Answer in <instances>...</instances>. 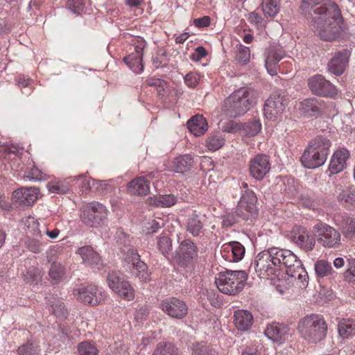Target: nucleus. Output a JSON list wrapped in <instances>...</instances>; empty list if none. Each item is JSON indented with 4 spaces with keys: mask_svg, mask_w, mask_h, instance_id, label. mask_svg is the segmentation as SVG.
Segmentation results:
<instances>
[{
    "mask_svg": "<svg viewBox=\"0 0 355 355\" xmlns=\"http://www.w3.org/2000/svg\"><path fill=\"white\" fill-rule=\"evenodd\" d=\"M78 253L81 257L83 261L92 268H99L101 265V259L98 252L90 245H85L78 248Z\"/></svg>",
    "mask_w": 355,
    "mask_h": 355,
    "instance_id": "b1692460",
    "label": "nucleus"
},
{
    "mask_svg": "<svg viewBox=\"0 0 355 355\" xmlns=\"http://www.w3.org/2000/svg\"><path fill=\"white\" fill-rule=\"evenodd\" d=\"M272 248L263 250L258 254L254 263V270L261 278L273 275L277 272V266H274Z\"/></svg>",
    "mask_w": 355,
    "mask_h": 355,
    "instance_id": "0eeeda50",
    "label": "nucleus"
},
{
    "mask_svg": "<svg viewBox=\"0 0 355 355\" xmlns=\"http://www.w3.org/2000/svg\"><path fill=\"white\" fill-rule=\"evenodd\" d=\"M250 49L248 47L243 46V44H237L236 46L235 60L242 64H245L250 61Z\"/></svg>",
    "mask_w": 355,
    "mask_h": 355,
    "instance_id": "79ce46f5",
    "label": "nucleus"
},
{
    "mask_svg": "<svg viewBox=\"0 0 355 355\" xmlns=\"http://www.w3.org/2000/svg\"><path fill=\"white\" fill-rule=\"evenodd\" d=\"M26 177L31 180L41 181L44 179L43 173L36 167L31 168L26 175Z\"/></svg>",
    "mask_w": 355,
    "mask_h": 355,
    "instance_id": "052dcab7",
    "label": "nucleus"
},
{
    "mask_svg": "<svg viewBox=\"0 0 355 355\" xmlns=\"http://www.w3.org/2000/svg\"><path fill=\"white\" fill-rule=\"evenodd\" d=\"M207 123L202 115H196L187 122V128L195 136H201L207 130Z\"/></svg>",
    "mask_w": 355,
    "mask_h": 355,
    "instance_id": "c756f323",
    "label": "nucleus"
},
{
    "mask_svg": "<svg viewBox=\"0 0 355 355\" xmlns=\"http://www.w3.org/2000/svg\"><path fill=\"white\" fill-rule=\"evenodd\" d=\"M162 309L167 315L176 319L183 318L188 311L186 304L175 297L164 300L162 303Z\"/></svg>",
    "mask_w": 355,
    "mask_h": 355,
    "instance_id": "dca6fc26",
    "label": "nucleus"
},
{
    "mask_svg": "<svg viewBox=\"0 0 355 355\" xmlns=\"http://www.w3.org/2000/svg\"><path fill=\"white\" fill-rule=\"evenodd\" d=\"M300 269H304L302 267L301 261H298L295 264L293 267L286 269V274L288 276H291L292 278L297 279V278L300 276Z\"/></svg>",
    "mask_w": 355,
    "mask_h": 355,
    "instance_id": "0e129e2a",
    "label": "nucleus"
},
{
    "mask_svg": "<svg viewBox=\"0 0 355 355\" xmlns=\"http://www.w3.org/2000/svg\"><path fill=\"white\" fill-rule=\"evenodd\" d=\"M210 24V18L208 16H204L203 17L194 19V24L197 27H206Z\"/></svg>",
    "mask_w": 355,
    "mask_h": 355,
    "instance_id": "774afa93",
    "label": "nucleus"
},
{
    "mask_svg": "<svg viewBox=\"0 0 355 355\" xmlns=\"http://www.w3.org/2000/svg\"><path fill=\"white\" fill-rule=\"evenodd\" d=\"M349 157V153L346 149L336 150L331 159L329 170L331 173L341 172L345 167L346 161Z\"/></svg>",
    "mask_w": 355,
    "mask_h": 355,
    "instance_id": "a878e982",
    "label": "nucleus"
},
{
    "mask_svg": "<svg viewBox=\"0 0 355 355\" xmlns=\"http://www.w3.org/2000/svg\"><path fill=\"white\" fill-rule=\"evenodd\" d=\"M297 329L304 340L316 343L326 337L327 324L321 315L311 314L300 320Z\"/></svg>",
    "mask_w": 355,
    "mask_h": 355,
    "instance_id": "7ed1b4c3",
    "label": "nucleus"
},
{
    "mask_svg": "<svg viewBox=\"0 0 355 355\" xmlns=\"http://www.w3.org/2000/svg\"><path fill=\"white\" fill-rule=\"evenodd\" d=\"M26 247L32 252L38 254L42 252V243L35 237L27 236L25 241Z\"/></svg>",
    "mask_w": 355,
    "mask_h": 355,
    "instance_id": "de8ad7c7",
    "label": "nucleus"
},
{
    "mask_svg": "<svg viewBox=\"0 0 355 355\" xmlns=\"http://www.w3.org/2000/svg\"><path fill=\"white\" fill-rule=\"evenodd\" d=\"M315 271L318 277H324L331 275L333 272V269L331 263L321 259L315 263Z\"/></svg>",
    "mask_w": 355,
    "mask_h": 355,
    "instance_id": "ea45409f",
    "label": "nucleus"
},
{
    "mask_svg": "<svg viewBox=\"0 0 355 355\" xmlns=\"http://www.w3.org/2000/svg\"><path fill=\"white\" fill-rule=\"evenodd\" d=\"M322 0H302L300 12L307 19L315 34L326 41L336 40L340 35L341 16L335 5L317 6Z\"/></svg>",
    "mask_w": 355,
    "mask_h": 355,
    "instance_id": "f257e3e1",
    "label": "nucleus"
},
{
    "mask_svg": "<svg viewBox=\"0 0 355 355\" xmlns=\"http://www.w3.org/2000/svg\"><path fill=\"white\" fill-rule=\"evenodd\" d=\"M193 355H211V350L202 343L194 344L192 347Z\"/></svg>",
    "mask_w": 355,
    "mask_h": 355,
    "instance_id": "4d7b16f0",
    "label": "nucleus"
},
{
    "mask_svg": "<svg viewBox=\"0 0 355 355\" xmlns=\"http://www.w3.org/2000/svg\"><path fill=\"white\" fill-rule=\"evenodd\" d=\"M157 248L164 257L172 250V241L166 233L163 232L157 237Z\"/></svg>",
    "mask_w": 355,
    "mask_h": 355,
    "instance_id": "4c0bfd02",
    "label": "nucleus"
},
{
    "mask_svg": "<svg viewBox=\"0 0 355 355\" xmlns=\"http://www.w3.org/2000/svg\"><path fill=\"white\" fill-rule=\"evenodd\" d=\"M327 157L320 155L318 151H314L309 147H307L302 157L301 162L302 165L307 168H315L324 164Z\"/></svg>",
    "mask_w": 355,
    "mask_h": 355,
    "instance_id": "5701e85b",
    "label": "nucleus"
},
{
    "mask_svg": "<svg viewBox=\"0 0 355 355\" xmlns=\"http://www.w3.org/2000/svg\"><path fill=\"white\" fill-rule=\"evenodd\" d=\"M247 277L243 270H230L219 272L216 277L215 283L221 293L234 295L242 291Z\"/></svg>",
    "mask_w": 355,
    "mask_h": 355,
    "instance_id": "20e7f679",
    "label": "nucleus"
},
{
    "mask_svg": "<svg viewBox=\"0 0 355 355\" xmlns=\"http://www.w3.org/2000/svg\"><path fill=\"white\" fill-rule=\"evenodd\" d=\"M264 334L270 340L279 345L285 343L291 336L288 326L275 322L267 326Z\"/></svg>",
    "mask_w": 355,
    "mask_h": 355,
    "instance_id": "f3484780",
    "label": "nucleus"
},
{
    "mask_svg": "<svg viewBox=\"0 0 355 355\" xmlns=\"http://www.w3.org/2000/svg\"><path fill=\"white\" fill-rule=\"evenodd\" d=\"M200 76L196 72L188 73L184 77V82L189 87H194L199 82Z\"/></svg>",
    "mask_w": 355,
    "mask_h": 355,
    "instance_id": "680f3d73",
    "label": "nucleus"
},
{
    "mask_svg": "<svg viewBox=\"0 0 355 355\" xmlns=\"http://www.w3.org/2000/svg\"><path fill=\"white\" fill-rule=\"evenodd\" d=\"M107 282L110 288L123 299L127 300L134 299L135 291L130 284L128 281L121 279L116 273H109L107 277Z\"/></svg>",
    "mask_w": 355,
    "mask_h": 355,
    "instance_id": "2eb2a0df",
    "label": "nucleus"
},
{
    "mask_svg": "<svg viewBox=\"0 0 355 355\" xmlns=\"http://www.w3.org/2000/svg\"><path fill=\"white\" fill-rule=\"evenodd\" d=\"M257 197L252 190H245L235 209L237 217L247 220L257 214Z\"/></svg>",
    "mask_w": 355,
    "mask_h": 355,
    "instance_id": "6e6552de",
    "label": "nucleus"
},
{
    "mask_svg": "<svg viewBox=\"0 0 355 355\" xmlns=\"http://www.w3.org/2000/svg\"><path fill=\"white\" fill-rule=\"evenodd\" d=\"M132 42L135 46V52L123 58V61L135 73H140L144 70L142 58L146 42L139 37H135Z\"/></svg>",
    "mask_w": 355,
    "mask_h": 355,
    "instance_id": "4468645a",
    "label": "nucleus"
},
{
    "mask_svg": "<svg viewBox=\"0 0 355 355\" xmlns=\"http://www.w3.org/2000/svg\"><path fill=\"white\" fill-rule=\"evenodd\" d=\"M254 91L249 87H241L232 93L224 101L223 111L230 118L245 114L254 101Z\"/></svg>",
    "mask_w": 355,
    "mask_h": 355,
    "instance_id": "f03ea898",
    "label": "nucleus"
},
{
    "mask_svg": "<svg viewBox=\"0 0 355 355\" xmlns=\"http://www.w3.org/2000/svg\"><path fill=\"white\" fill-rule=\"evenodd\" d=\"M197 256V248L194 243L189 239L182 241L176 251V260L182 265H187Z\"/></svg>",
    "mask_w": 355,
    "mask_h": 355,
    "instance_id": "a211bd4d",
    "label": "nucleus"
},
{
    "mask_svg": "<svg viewBox=\"0 0 355 355\" xmlns=\"http://www.w3.org/2000/svg\"><path fill=\"white\" fill-rule=\"evenodd\" d=\"M46 187L49 191L51 193H65L69 191V187L67 185L60 182H49L46 184Z\"/></svg>",
    "mask_w": 355,
    "mask_h": 355,
    "instance_id": "864d4df0",
    "label": "nucleus"
},
{
    "mask_svg": "<svg viewBox=\"0 0 355 355\" xmlns=\"http://www.w3.org/2000/svg\"><path fill=\"white\" fill-rule=\"evenodd\" d=\"M19 355H38V347L33 343H26L18 348Z\"/></svg>",
    "mask_w": 355,
    "mask_h": 355,
    "instance_id": "09e8293b",
    "label": "nucleus"
},
{
    "mask_svg": "<svg viewBox=\"0 0 355 355\" xmlns=\"http://www.w3.org/2000/svg\"><path fill=\"white\" fill-rule=\"evenodd\" d=\"M318 242L325 248H337L340 245V234L334 227L319 223L314 226Z\"/></svg>",
    "mask_w": 355,
    "mask_h": 355,
    "instance_id": "9b49d317",
    "label": "nucleus"
},
{
    "mask_svg": "<svg viewBox=\"0 0 355 355\" xmlns=\"http://www.w3.org/2000/svg\"><path fill=\"white\" fill-rule=\"evenodd\" d=\"M38 189L35 187L20 188L12 193V200L22 206H30L38 198Z\"/></svg>",
    "mask_w": 355,
    "mask_h": 355,
    "instance_id": "aec40b11",
    "label": "nucleus"
},
{
    "mask_svg": "<svg viewBox=\"0 0 355 355\" xmlns=\"http://www.w3.org/2000/svg\"><path fill=\"white\" fill-rule=\"evenodd\" d=\"M234 323L241 331H248L253 323V316L247 310H238L234 314Z\"/></svg>",
    "mask_w": 355,
    "mask_h": 355,
    "instance_id": "cd10ccee",
    "label": "nucleus"
},
{
    "mask_svg": "<svg viewBox=\"0 0 355 355\" xmlns=\"http://www.w3.org/2000/svg\"><path fill=\"white\" fill-rule=\"evenodd\" d=\"M131 272L140 282H146L150 280L148 266L142 261L134 263V265H132Z\"/></svg>",
    "mask_w": 355,
    "mask_h": 355,
    "instance_id": "f704fd0d",
    "label": "nucleus"
},
{
    "mask_svg": "<svg viewBox=\"0 0 355 355\" xmlns=\"http://www.w3.org/2000/svg\"><path fill=\"white\" fill-rule=\"evenodd\" d=\"M49 276L55 283L60 282L64 275V269L60 263L53 262L49 272Z\"/></svg>",
    "mask_w": 355,
    "mask_h": 355,
    "instance_id": "c03bdc74",
    "label": "nucleus"
},
{
    "mask_svg": "<svg viewBox=\"0 0 355 355\" xmlns=\"http://www.w3.org/2000/svg\"><path fill=\"white\" fill-rule=\"evenodd\" d=\"M338 225L343 234L349 239H355V218L349 216H342Z\"/></svg>",
    "mask_w": 355,
    "mask_h": 355,
    "instance_id": "473e14b6",
    "label": "nucleus"
},
{
    "mask_svg": "<svg viewBox=\"0 0 355 355\" xmlns=\"http://www.w3.org/2000/svg\"><path fill=\"white\" fill-rule=\"evenodd\" d=\"M288 103V98L283 93L273 92L265 103L263 107L265 116L270 120H274L284 112Z\"/></svg>",
    "mask_w": 355,
    "mask_h": 355,
    "instance_id": "f8f14e48",
    "label": "nucleus"
},
{
    "mask_svg": "<svg viewBox=\"0 0 355 355\" xmlns=\"http://www.w3.org/2000/svg\"><path fill=\"white\" fill-rule=\"evenodd\" d=\"M157 205L162 207H171L174 205L177 202V198L174 195H162L157 198Z\"/></svg>",
    "mask_w": 355,
    "mask_h": 355,
    "instance_id": "603ef678",
    "label": "nucleus"
},
{
    "mask_svg": "<svg viewBox=\"0 0 355 355\" xmlns=\"http://www.w3.org/2000/svg\"><path fill=\"white\" fill-rule=\"evenodd\" d=\"M164 225L162 220L159 218L158 220H153L149 222L145 226L146 234H153L161 229Z\"/></svg>",
    "mask_w": 355,
    "mask_h": 355,
    "instance_id": "6e6d98bb",
    "label": "nucleus"
},
{
    "mask_svg": "<svg viewBox=\"0 0 355 355\" xmlns=\"http://www.w3.org/2000/svg\"><path fill=\"white\" fill-rule=\"evenodd\" d=\"M222 130L228 133H235L238 131L241 132V123L230 121L223 126Z\"/></svg>",
    "mask_w": 355,
    "mask_h": 355,
    "instance_id": "e2e57ef3",
    "label": "nucleus"
},
{
    "mask_svg": "<svg viewBox=\"0 0 355 355\" xmlns=\"http://www.w3.org/2000/svg\"><path fill=\"white\" fill-rule=\"evenodd\" d=\"M261 8L266 17L273 18L279 11V1L263 0Z\"/></svg>",
    "mask_w": 355,
    "mask_h": 355,
    "instance_id": "e433bc0d",
    "label": "nucleus"
},
{
    "mask_svg": "<svg viewBox=\"0 0 355 355\" xmlns=\"http://www.w3.org/2000/svg\"><path fill=\"white\" fill-rule=\"evenodd\" d=\"M76 298L85 304L98 305L104 302L107 297L106 293L99 291L95 285H82L73 290Z\"/></svg>",
    "mask_w": 355,
    "mask_h": 355,
    "instance_id": "423d86ee",
    "label": "nucleus"
},
{
    "mask_svg": "<svg viewBox=\"0 0 355 355\" xmlns=\"http://www.w3.org/2000/svg\"><path fill=\"white\" fill-rule=\"evenodd\" d=\"M300 276L297 278L296 280L298 281L297 284L300 288H306L308 285V279L309 276L307 272L305 269H300Z\"/></svg>",
    "mask_w": 355,
    "mask_h": 355,
    "instance_id": "338daca9",
    "label": "nucleus"
},
{
    "mask_svg": "<svg viewBox=\"0 0 355 355\" xmlns=\"http://www.w3.org/2000/svg\"><path fill=\"white\" fill-rule=\"evenodd\" d=\"M66 7L73 13L80 15L84 10L85 1L84 0H68Z\"/></svg>",
    "mask_w": 355,
    "mask_h": 355,
    "instance_id": "8fccbe9b",
    "label": "nucleus"
},
{
    "mask_svg": "<svg viewBox=\"0 0 355 355\" xmlns=\"http://www.w3.org/2000/svg\"><path fill=\"white\" fill-rule=\"evenodd\" d=\"M308 85L315 95L329 98H334L337 95L336 87L320 74L309 78Z\"/></svg>",
    "mask_w": 355,
    "mask_h": 355,
    "instance_id": "9d476101",
    "label": "nucleus"
},
{
    "mask_svg": "<svg viewBox=\"0 0 355 355\" xmlns=\"http://www.w3.org/2000/svg\"><path fill=\"white\" fill-rule=\"evenodd\" d=\"M261 124L258 120L241 123V132L247 137H253L261 130Z\"/></svg>",
    "mask_w": 355,
    "mask_h": 355,
    "instance_id": "58836bf2",
    "label": "nucleus"
},
{
    "mask_svg": "<svg viewBox=\"0 0 355 355\" xmlns=\"http://www.w3.org/2000/svg\"><path fill=\"white\" fill-rule=\"evenodd\" d=\"M291 241L305 252L311 251L315 245V236L305 227L295 226L291 232Z\"/></svg>",
    "mask_w": 355,
    "mask_h": 355,
    "instance_id": "ddd939ff",
    "label": "nucleus"
},
{
    "mask_svg": "<svg viewBox=\"0 0 355 355\" xmlns=\"http://www.w3.org/2000/svg\"><path fill=\"white\" fill-rule=\"evenodd\" d=\"M153 355H179L178 349L169 343L157 344Z\"/></svg>",
    "mask_w": 355,
    "mask_h": 355,
    "instance_id": "a19ab883",
    "label": "nucleus"
},
{
    "mask_svg": "<svg viewBox=\"0 0 355 355\" xmlns=\"http://www.w3.org/2000/svg\"><path fill=\"white\" fill-rule=\"evenodd\" d=\"M225 144V139L220 134H214L207 139V146L211 150H216Z\"/></svg>",
    "mask_w": 355,
    "mask_h": 355,
    "instance_id": "49530a36",
    "label": "nucleus"
},
{
    "mask_svg": "<svg viewBox=\"0 0 355 355\" xmlns=\"http://www.w3.org/2000/svg\"><path fill=\"white\" fill-rule=\"evenodd\" d=\"M322 105L315 98L304 99L300 103V110L306 116H313L314 114L320 113Z\"/></svg>",
    "mask_w": 355,
    "mask_h": 355,
    "instance_id": "72a5a7b5",
    "label": "nucleus"
},
{
    "mask_svg": "<svg viewBox=\"0 0 355 355\" xmlns=\"http://www.w3.org/2000/svg\"><path fill=\"white\" fill-rule=\"evenodd\" d=\"M26 225L30 234L35 238L41 237L42 230L40 228V223L34 217L28 216L26 219Z\"/></svg>",
    "mask_w": 355,
    "mask_h": 355,
    "instance_id": "a18cd8bd",
    "label": "nucleus"
},
{
    "mask_svg": "<svg viewBox=\"0 0 355 355\" xmlns=\"http://www.w3.org/2000/svg\"><path fill=\"white\" fill-rule=\"evenodd\" d=\"M125 259L131 263L132 265H134V263L141 261L137 250L134 248H130L125 252Z\"/></svg>",
    "mask_w": 355,
    "mask_h": 355,
    "instance_id": "13d9d810",
    "label": "nucleus"
},
{
    "mask_svg": "<svg viewBox=\"0 0 355 355\" xmlns=\"http://www.w3.org/2000/svg\"><path fill=\"white\" fill-rule=\"evenodd\" d=\"M78 355H98L96 347L89 341H83L77 345Z\"/></svg>",
    "mask_w": 355,
    "mask_h": 355,
    "instance_id": "37998d69",
    "label": "nucleus"
},
{
    "mask_svg": "<svg viewBox=\"0 0 355 355\" xmlns=\"http://www.w3.org/2000/svg\"><path fill=\"white\" fill-rule=\"evenodd\" d=\"M284 57V53L281 49L271 47L267 54L265 66L270 75L275 76L277 73V64Z\"/></svg>",
    "mask_w": 355,
    "mask_h": 355,
    "instance_id": "393cba45",
    "label": "nucleus"
},
{
    "mask_svg": "<svg viewBox=\"0 0 355 355\" xmlns=\"http://www.w3.org/2000/svg\"><path fill=\"white\" fill-rule=\"evenodd\" d=\"M205 222V216L193 211L188 216L186 222L187 231L193 236H200L204 232Z\"/></svg>",
    "mask_w": 355,
    "mask_h": 355,
    "instance_id": "412c9836",
    "label": "nucleus"
},
{
    "mask_svg": "<svg viewBox=\"0 0 355 355\" xmlns=\"http://www.w3.org/2000/svg\"><path fill=\"white\" fill-rule=\"evenodd\" d=\"M207 55V50L203 46H198L196 49L195 52L191 55V59L193 61L198 62Z\"/></svg>",
    "mask_w": 355,
    "mask_h": 355,
    "instance_id": "69168bd1",
    "label": "nucleus"
},
{
    "mask_svg": "<svg viewBox=\"0 0 355 355\" xmlns=\"http://www.w3.org/2000/svg\"><path fill=\"white\" fill-rule=\"evenodd\" d=\"M149 190V181L143 176L132 180L128 185V191L132 195H146Z\"/></svg>",
    "mask_w": 355,
    "mask_h": 355,
    "instance_id": "c85d7f7f",
    "label": "nucleus"
},
{
    "mask_svg": "<svg viewBox=\"0 0 355 355\" xmlns=\"http://www.w3.org/2000/svg\"><path fill=\"white\" fill-rule=\"evenodd\" d=\"M108 211L105 206L98 202L86 205L81 214L83 222L89 227H98L107 219Z\"/></svg>",
    "mask_w": 355,
    "mask_h": 355,
    "instance_id": "39448f33",
    "label": "nucleus"
},
{
    "mask_svg": "<svg viewBox=\"0 0 355 355\" xmlns=\"http://www.w3.org/2000/svg\"><path fill=\"white\" fill-rule=\"evenodd\" d=\"M41 272L37 268H30L24 274V279L27 282H33L40 279Z\"/></svg>",
    "mask_w": 355,
    "mask_h": 355,
    "instance_id": "5fc2aeb1",
    "label": "nucleus"
},
{
    "mask_svg": "<svg viewBox=\"0 0 355 355\" xmlns=\"http://www.w3.org/2000/svg\"><path fill=\"white\" fill-rule=\"evenodd\" d=\"M330 146L331 142L329 139L322 135L317 136L310 141L308 146V147L311 148L314 151H318L320 155L325 157H327Z\"/></svg>",
    "mask_w": 355,
    "mask_h": 355,
    "instance_id": "2f4dec72",
    "label": "nucleus"
},
{
    "mask_svg": "<svg viewBox=\"0 0 355 355\" xmlns=\"http://www.w3.org/2000/svg\"><path fill=\"white\" fill-rule=\"evenodd\" d=\"M51 312L58 318H64L67 314V310L62 302L57 300L51 304Z\"/></svg>",
    "mask_w": 355,
    "mask_h": 355,
    "instance_id": "3c124183",
    "label": "nucleus"
},
{
    "mask_svg": "<svg viewBox=\"0 0 355 355\" xmlns=\"http://www.w3.org/2000/svg\"><path fill=\"white\" fill-rule=\"evenodd\" d=\"M193 164L191 155L185 154L177 157L173 161V168L176 173H184L191 170Z\"/></svg>",
    "mask_w": 355,
    "mask_h": 355,
    "instance_id": "7c9ffc66",
    "label": "nucleus"
},
{
    "mask_svg": "<svg viewBox=\"0 0 355 355\" xmlns=\"http://www.w3.org/2000/svg\"><path fill=\"white\" fill-rule=\"evenodd\" d=\"M338 333L343 338H349L355 335V320L343 319L339 322Z\"/></svg>",
    "mask_w": 355,
    "mask_h": 355,
    "instance_id": "c9c22d12",
    "label": "nucleus"
},
{
    "mask_svg": "<svg viewBox=\"0 0 355 355\" xmlns=\"http://www.w3.org/2000/svg\"><path fill=\"white\" fill-rule=\"evenodd\" d=\"M272 254L275 256V259H273L275 266L284 267L286 269H288L300 261L296 255L291 250L277 248H272Z\"/></svg>",
    "mask_w": 355,
    "mask_h": 355,
    "instance_id": "6ab92c4d",
    "label": "nucleus"
},
{
    "mask_svg": "<svg viewBox=\"0 0 355 355\" xmlns=\"http://www.w3.org/2000/svg\"><path fill=\"white\" fill-rule=\"evenodd\" d=\"M230 251H232V259L230 260L237 262L243 258L245 249L241 243L238 241H231L222 245L221 253L223 257H227V254Z\"/></svg>",
    "mask_w": 355,
    "mask_h": 355,
    "instance_id": "bb28decb",
    "label": "nucleus"
},
{
    "mask_svg": "<svg viewBox=\"0 0 355 355\" xmlns=\"http://www.w3.org/2000/svg\"><path fill=\"white\" fill-rule=\"evenodd\" d=\"M248 169L252 178L257 181L262 180L271 169L270 157L262 153L254 155L249 162Z\"/></svg>",
    "mask_w": 355,
    "mask_h": 355,
    "instance_id": "1a4fd4ad",
    "label": "nucleus"
},
{
    "mask_svg": "<svg viewBox=\"0 0 355 355\" xmlns=\"http://www.w3.org/2000/svg\"><path fill=\"white\" fill-rule=\"evenodd\" d=\"M349 54V51L346 49L336 53L329 62V71L336 76L341 75L347 65Z\"/></svg>",
    "mask_w": 355,
    "mask_h": 355,
    "instance_id": "4be33fe9",
    "label": "nucleus"
},
{
    "mask_svg": "<svg viewBox=\"0 0 355 355\" xmlns=\"http://www.w3.org/2000/svg\"><path fill=\"white\" fill-rule=\"evenodd\" d=\"M345 278L347 282L355 285V259L349 262V267L345 272Z\"/></svg>",
    "mask_w": 355,
    "mask_h": 355,
    "instance_id": "bf43d9fd",
    "label": "nucleus"
}]
</instances>
